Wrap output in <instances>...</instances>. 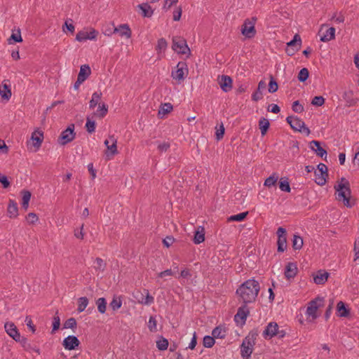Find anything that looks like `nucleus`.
I'll list each match as a JSON object with an SVG mask.
<instances>
[{
	"instance_id": "obj_1",
	"label": "nucleus",
	"mask_w": 359,
	"mask_h": 359,
	"mask_svg": "<svg viewBox=\"0 0 359 359\" xmlns=\"http://www.w3.org/2000/svg\"><path fill=\"white\" fill-rule=\"evenodd\" d=\"M259 290V282L255 279H249L239 286L236 293L240 297L243 303L250 304L256 300Z\"/></svg>"
},
{
	"instance_id": "obj_2",
	"label": "nucleus",
	"mask_w": 359,
	"mask_h": 359,
	"mask_svg": "<svg viewBox=\"0 0 359 359\" xmlns=\"http://www.w3.org/2000/svg\"><path fill=\"white\" fill-rule=\"evenodd\" d=\"M334 189L337 193L336 198L338 201H342L344 205L347 208H351V204L350 203V198L351 195V191L350 188V183L345 177H341L340 182L338 184L334 185Z\"/></svg>"
},
{
	"instance_id": "obj_3",
	"label": "nucleus",
	"mask_w": 359,
	"mask_h": 359,
	"mask_svg": "<svg viewBox=\"0 0 359 359\" xmlns=\"http://www.w3.org/2000/svg\"><path fill=\"white\" fill-rule=\"evenodd\" d=\"M172 48L177 54H191V50L187 43L186 40L180 36H174L172 38Z\"/></svg>"
},
{
	"instance_id": "obj_4",
	"label": "nucleus",
	"mask_w": 359,
	"mask_h": 359,
	"mask_svg": "<svg viewBox=\"0 0 359 359\" xmlns=\"http://www.w3.org/2000/svg\"><path fill=\"white\" fill-rule=\"evenodd\" d=\"M75 136L74 124L72 123L61 133L57 142L61 145H65L72 142L75 138Z\"/></svg>"
},
{
	"instance_id": "obj_5",
	"label": "nucleus",
	"mask_w": 359,
	"mask_h": 359,
	"mask_svg": "<svg viewBox=\"0 0 359 359\" xmlns=\"http://www.w3.org/2000/svg\"><path fill=\"white\" fill-rule=\"evenodd\" d=\"M302 47V39L299 34H296L293 39L287 43L285 53L288 56L294 55Z\"/></svg>"
},
{
	"instance_id": "obj_6",
	"label": "nucleus",
	"mask_w": 359,
	"mask_h": 359,
	"mask_svg": "<svg viewBox=\"0 0 359 359\" xmlns=\"http://www.w3.org/2000/svg\"><path fill=\"white\" fill-rule=\"evenodd\" d=\"M318 36H320V41H330L335 37V28L332 27H329L328 24H322L318 31Z\"/></svg>"
},
{
	"instance_id": "obj_7",
	"label": "nucleus",
	"mask_w": 359,
	"mask_h": 359,
	"mask_svg": "<svg viewBox=\"0 0 359 359\" xmlns=\"http://www.w3.org/2000/svg\"><path fill=\"white\" fill-rule=\"evenodd\" d=\"M276 234L278 236L277 251L283 252L287 249V231L283 227L278 228Z\"/></svg>"
},
{
	"instance_id": "obj_8",
	"label": "nucleus",
	"mask_w": 359,
	"mask_h": 359,
	"mask_svg": "<svg viewBox=\"0 0 359 359\" xmlns=\"http://www.w3.org/2000/svg\"><path fill=\"white\" fill-rule=\"evenodd\" d=\"M185 74H188V67L185 62L180 61L176 66V70L172 72V77L174 79L184 80Z\"/></svg>"
},
{
	"instance_id": "obj_9",
	"label": "nucleus",
	"mask_w": 359,
	"mask_h": 359,
	"mask_svg": "<svg viewBox=\"0 0 359 359\" xmlns=\"http://www.w3.org/2000/svg\"><path fill=\"white\" fill-rule=\"evenodd\" d=\"M323 301V297H318L314 299L311 300L308 305L306 309V315L309 316H311L312 319H316L318 318L317 316V310L320 306V304L318 302H322Z\"/></svg>"
},
{
	"instance_id": "obj_10",
	"label": "nucleus",
	"mask_w": 359,
	"mask_h": 359,
	"mask_svg": "<svg viewBox=\"0 0 359 359\" xmlns=\"http://www.w3.org/2000/svg\"><path fill=\"white\" fill-rule=\"evenodd\" d=\"M248 304H243L237 311V313L234 316V320L236 323H241V325L245 323L248 316L250 314L249 309L247 306Z\"/></svg>"
},
{
	"instance_id": "obj_11",
	"label": "nucleus",
	"mask_w": 359,
	"mask_h": 359,
	"mask_svg": "<svg viewBox=\"0 0 359 359\" xmlns=\"http://www.w3.org/2000/svg\"><path fill=\"white\" fill-rule=\"evenodd\" d=\"M80 345V341L74 335H69L62 341V346L65 349L72 351L76 349Z\"/></svg>"
},
{
	"instance_id": "obj_12",
	"label": "nucleus",
	"mask_w": 359,
	"mask_h": 359,
	"mask_svg": "<svg viewBox=\"0 0 359 359\" xmlns=\"http://www.w3.org/2000/svg\"><path fill=\"white\" fill-rule=\"evenodd\" d=\"M278 328H279V326L276 322H270L263 331V337L265 339H272L273 337L276 336Z\"/></svg>"
},
{
	"instance_id": "obj_13",
	"label": "nucleus",
	"mask_w": 359,
	"mask_h": 359,
	"mask_svg": "<svg viewBox=\"0 0 359 359\" xmlns=\"http://www.w3.org/2000/svg\"><path fill=\"white\" fill-rule=\"evenodd\" d=\"M286 121L294 131L302 132V127L304 126V122L302 119L292 116H288Z\"/></svg>"
},
{
	"instance_id": "obj_14",
	"label": "nucleus",
	"mask_w": 359,
	"mask_h": 359,
	"mask_svg": "<svg viewBox=\"0 0 359 359\" xmlns=\"http://www.w3.org/2000/svg\"><path fill=\"white\" fill-rule=\"evenodd\" d=\"M9 80H4L0 85V96L3 100L8 101L12 95Z\"/></svg>"
},
{
	"instance_id": "obj_15",
	"label": "nucleus",
	"mask_w": 359,
	"mask_h": 359,
	"mask_svg": "<svg viewBox=\"0 0 359 359\" xmlns=\"http://www.w3.org/2000/svg\"><path fill=\"white\" fill-rule=\"evenodd\" d=\"M241 32L245 39H250L255 37L257 31L254 24H243L241 27Z\"/></svg>"
},
{
	"instance_id": "obj_16",
	"label": "nucleus",
	"mask_w": 359,
	"mask_h": 359,
	"mask_svg": "<svg viewBox=\"0 0 359 359\" xmlns=\"http://www.w3.org/2000/svg\"><path fill=\"white\" fill-rule=\"evenodd\" d=\"M98 34V32L92 29L90 32L80 31L77 33L76 39L79 41H86L87 39H95Z\"/></svg>"
},
{
	"instance_id": "obj_17",
	"label": "nucleus",
	"mask_w": 359,
	"mask_h": 359,
	"mask_svg": "<svg viewBox=\"0 0 359 359\" xmlns=\"http://www.w3.org/2000/svg\"><path fill=\"white\" fill-rule=\"evenodd\" d=\"M4 328L6 333L13 338L15 341H19L20 334L13 323L7 322L4 325Z\"/></svg>"
},
{
	"instance_id": "obj_18",
	"label": "nucleus",
	"mask_w": 359,
	"mask_h": 359,
	"mask_svg": "<svg viewBox=\"0 0 359 359\" xmlns=\"http://www.w3.org/2000/svg\"><path fill=\"white\" fill-rule=\"evenodd\" d=\"M113 33L118 34L121 37L129 39L131 36V29L128 24H121L118 27H113Z\"/></svg>"
},
{
	"instance_id": "obj_19",
	"label": "nucleus",
	"mask_w": 359,
	"mask_h": 359,
	"mask_svg": "<svg viewBox=\"0 0 359 359\" xmlns=\"http://www.w3.org/2000/svg\"><path fill=\"white\" fill-rule=\"evenodd\" d=\"M297 271L298 269L297 264L295 262H289L285 266L284 274L285 278L290 280V278H293L296 276Z\"/></svg>"
},
{
	"instance_id": "obj_20",
	"label": "nucleus",
	"mask_w": 359,
	"mask_h": 359,
	"mask_svg": "<svg viewBox=\"0 0 359 359\" xmlns=\"http://www.w3.org/2000/svg\"><path fill=\"white\" fill-rule=\"evenodd\" d=\"M259 331L257 327L252 330L245 337L243 341V343L246 344L247 345H250V346H254L255 345V341L257 337H258Z\"/></svg>"
},
{
	"instance_id": "obj_21",
	"label": "nucleus",
	"mask_w": 359,
	"mask_h": 359,
	"mask_svg": "<svg viewBox=\"0 0 359 359\" xmlns=\"http://www.w3.org/2000/svg\"><path fill=\"white\" fill-rule=\"evenodd\" d=\"M310 148L315 151L317 156L320 157H323L324 156L325 157L327 156V151L321 147L320 142L319 141L312 140L310 142Z\"/></svg>"
},
{
	"instance_id": "obj_22",
	"label": "nucleus",
	"mask_w": 359,
	"mask_h": 359,
	"mask_svg": "<svg viewBox=\"0 0 359 359\" xmlns=\"http://www.w3.org/2000/svg\"><path fill=\"white\" fill-rule=\"evenodd\" d=\"M232 79L230 76L223 75L219 81L220 88L224 92L227 93L232 88Z\"/></svg>"
},
{
	"instance_id": "obj_23",
	"label": "nucleus",
	"mask_w": 359,
	"mask_h": 359,
	"mask_svg": "<svg viewBox=\"0 0 359 359\" xmlns=\"http://www.w3.org/2000/svg\"><path fill=\"white\" fill-rule=\"evenodd\" d=\"M337 316L341 318H346L350 315L349 309L347 305L341 301L339 302L337 304Z\"/></svg>"
},
{
	"instance_id": "obj_24",
	"label": "nucleus",
	"mask_w": 359,
	"mask_h": 359,
	"mask_svg": "<svg viewBox=\"0 0 359 359\" xmlns=\"http://www.w3.org/2000/svg\"><path fill=\"white\" fill-rule=\"evenodd\" d=\"M7 212L8 217L11 218H16L18 215V203L13 199L9 200Z\"/></svg>"
},
{
	"instance_id": "obj_25",
	"label": "nucleus",
	"mask_w": 359,
	"mask_h": 359,
	"mask_svg": "<svg viewBox=\"0 0 359 359\" xmlns=\"http://www.w3.org/2000/svg\"><path fill=\"white\" fill-rule=\"evenodd\" d=\"M266 84L264 81L262 80L259 82L257 89L252 93V100L257 102L262 99V90L266 88Z\"/></svg>"
},
{
	"instance_id": "obj_26",
	"label": "nucleus",
	"mask_w": 359,
	"mask_h": 359,
	"mask_svg": "<svg viewBox=\"0 0 359 359\" xmlns=\"http://www.w3.org/2000/svg\"><path fill=\"white\" fill-rule=\"evenodd\" d=\"M8 44H13L15 43H20L22 41V38L21 36V32L20 28L18 29H12V34L11 36L8 39Z\"/></svg>"
},
{
	"instance_id": "obj_27",
	"label": "nucleus",
	"mask_w": 359,
	"mask_h": 359,
	"mask_svg": "<svg viewBox=\"0 0 359 359\" xmlns=\"http://www.w3.org/2000/svg\"><path fill=\"white\" fill-rule=\"evenodd\" d=\"M91 74V69L88 65H81L78 74V79L85 81Z\"/></svg>"
},
{
	"instance_id": "obj_28",
	"label": "nucleus",
	"mask_w": 359,
	"mask_h": 359,
	"mask_svg": "<svg viewBox=\"0 0 359 359\" xmlns=\"http://www.w3.org/2000/svg\"><path fill=\"white\" fill-rule=\"evenodd\" d=\"M329 276L330 273L328 272H323V271L320 270L313 277L314 283L317 285H323L327 280Z\"/></svg>"
},
{
	"instance_id": "obj_29",
	"label": "nucleus",
	"mask_w": 359,
	"mask_h": 359,
	"mask_svg": "<svg viewBox=\"0 0 359 359\" xmlns=\"http://www.w3.org/2000/svg\"><path fill=\"white\" fill-rule=\"evenodd\" d=\"M343 98L346 102V106L348 107L355 106L358 101V99L353 97V91L351 90L345 91L343 94Z\"/></svg>"
},
{
	"instance_id": "obj_30",
	"label": "nucleus",
	"mask_w": 359,
	"mask_h": 359,
	"mask_svg": "<svg viewBox=\"0 0 359 359\" xmlns=\"http://www.w3.org/2000/svg\"><path fill=\"white\" fill-rule=\"evenodd\" d=\"M172 109V105L169 102L161 104L158 109V117L159 118H163L165 115L171 112Z\"/></svg>"
},
{
	"instance_id": "obj_31",
	"label": "nucleus",
	"mask_w": 359,
	"mask_h": 359,
	"mask_svg": "<svg viewBox=\"0 0 359 359\" xmlns=\"http://www.w3.org/2000/svg\"><path fill=\"white\" fill-rule=\"evenodd\" d=\"M205 240L204 228L201 226H198L195 231L193 241L195 244H200Z\"/></svg>"
},
{
	"instance_id": "obj_32",
	"label": "nucleus",
	"mask_w": 359,
	"mask_h": 359,
	"mask_svg": "<svg viewBox=\"0 0 359 359\" xmlns=\"http://www.w3.org/2000/svg\"><path fill=\"white\" fill-rule=\"evenodd\" d=\"M31 139L34 142V146L36 148H39L43 140V132L36 130L32 134Z\"/></svg>"
},
{
	"instance_id": "obj_33",
	"label": "nucleus",
	"mask_w": 359,
	"mask_h": 359,
	"mask_svg": "<svg viewBox=\"0 0 359 359\" xmlns=\"http://www.w3.org/2000/svg\"><path fill=\"white\" fill-rule=\"evenodd\" d=\"M140 9V13L143 17H151L153 14V10L147 3L142 4L137 6Z\"/></svg>"
},
{
	"instance_id": "obj_34",
	"label": "nucleus",
	"mask_w": 359,
	"mask_h": 359,
	"mask_svg": "<svg viewBox=\"0 0 359 359\" xmlns=\"http://www.w3.org/2000/svg\"><path fill=\"white\" fill-rule=\"evenodd\" d=\"M15 341L19 342L25 351H34L39 354L40 353L39 348H32V345L29 343H28L27 339L25 337L20 336L19 341Z\"/></svg>"
},
{
	"instance_id": "obj_35",
	"label": "nucleus",
	"mask_w": 359,
	"mask_h": 359,
	"mask_svg": "<svg viewBox=\"0 0 359 359\" xmlns=\"http://www.w3.org/2000/svg\"><path fill=\"white\" fill-rule=\"evenodd\" d=\"M253 351V346L242 343L241 345V354L243 359H249Z\"/></svg>"
},
{
	"instance_id": "obj_36",
	"label": "nucleus",
	"mask_w": 359,
	"mask_h": 359,
	"mask_svg": "<svg viewBox=\"0 0 359 359\" xmlns=\"http://www.w3.org/2000/svg\"><path fill=\"white\" fill-rule=\"evenodd\" d=\"M22 194V208L25 210H27L29 207V203L31 198V192L27 190H22L21 191Z\"/></svg>"
},
{
	"instance_id": "obj_37",
	"label": "nucleus",
	"mask_w": 359,
	"mask_h": 359,
	"mask_svg": "<svg viewBox=\"0 0 359 359\" xmlns=\"http://www.w3.org/2000/svg\"><path fill=\"white\" fill-rule=\"evenodd\" d=\"M212 335L215 339H224L226 337V330L222 326H217L212 331Z\"/></svg>"
},
{
	"instance_id": "obj_38",
	"label": "nucleus",
	"mask_w": 359,
	"mask_h": 359,
	"mask_svg": "<svg viewBox=\"0 0 359 359\" xmlns=\"http://www.w3.org/2000/svg\"><path fill=\"white\" fill-rule=\"evenodd\" d=\"M108 112V105L105 103L99 104L98 109L94 113V115L97 116L99 118H103Z\"/></svg>"
},
{
	"instance_id": "obj_39",
	"label": "nucleus",
	"mask_w": 359,
	"mask_h": 359,
	"mask_svg": "<svg viewBox=\"0 0 359 359\" xmlns=\"http://www.w3.org/2000/svg\"><path fill=\"white\" fill-rule=\"evenodd\" d=\"M270 123L268 119L262 117L259 121V128L262 136L265 135L269 128Z\"/></svg>"
},
{
	"instance_id": "obj_40",
	"label": "nucleus",
	"mask_w": 359,
	"mask_h": 359,
	"mask_svg": "<svg viewBox=\"0 0 359 359\" xmlns=\"http://www.w3.org/2000/svg\"><path fill=\"white\" fill-rule=\"evenodd\" d=\"M102 93L101 92H95L92 95V98L89 102V108L90 109H94L97 104L99 105V101L102 97Z\"/></svg>"
},
{
	"instance_id": "obj_41",
	"label": "nucleus",
	"mask_w": 359,
	"mask_h": 359,
	"mask_svg": "<svg viewBox=\"0 0 359 359\" xmlns=\"http://www.w3.org/2000/svg\"><path fill=\"white\" fill-rule=\"evenodd\" d=\"M144 293L146 294L145 297L143 294H142L141 299H139V302L144 305H150L154 303V298L151 295H150L149 290H144Z\"/></svg>"
},
{
	"instance_id": "obj_42",
	"label": "nucleus",
	"mask_w": 359,
	"mask_h": 359,
	"mask_svg": "<svg viewBox=\"0 0 359 359\" xmlns=\"http://www.w3.org/2000/svg\"><path fill=\"white\" fill-rule=\"evenodd\" d=\"M110 140H111L112 144L110 146H107V150L106 151L107 156H109V155L114 156V155L118 154L117 147H116V142H117L116 140L114 138V136H111Z\"/></svg>"
},
{
	"instance_id": "obj_43",
	"label": "nucleus",
	"mask_w": 359,
	"mask_h": 359,
	"mask_svg": "<svg viewBox=\"0 0 359 359\" xmlns=\"http://www.w3.org/2000/svg\"><path fill=\"white\" fill-rule=\"evenodd\" d=\"M123 297L121 296L116 297L114 296L113 299L109 303V307L114 311H116L119 309L122 306V300Z\"/></svg>"
},
{
	"instance_id": "obj_44",
	"label": "nucleus",
	"mask_w": 359,
	"mask_h": 359,
	"mask_svg": "<svg viewBox=\"0 0 359 359\" xmlns=\"http://www.w3.org/2000/svg\"><path fill=\"white\" fill-rule=\"evenodd\" d=\"M279 188L281 191L290 193L291 191L290 182L287 177H281L278 183Z\"/></svg>"
},
{
	"instance_id": "obj_45",
	"label": "nucleus",
	"mask_w": 359,
	"mask_h": 359,
	"mask_svg": "<svg viewBox=\"0 0 359 359\" xmlns=\"http://www.w3.org/2000/svg\"><path fill=\"white\" fill-rule=\"evenodd\" d=\"M168 47V43L164 38H161L158 40L157 45L156 46V50L158 55L161 54V52H164ZM158 59H161V56H158Z\"/></svg>"
},
{
	"instance_id": "obj_46",
	"label": "nucleus",
	"mask_w": 359,
	"mask_h": 359,
	"mask_svg": "<svg viewBox=\"0 0 359 359\" xmlns=\"http://www.w3.org/2000/svg\"><path fill=\"white\" fill-rule=\"evenodd\" d=\"M278 180V174L276 172H273L271 175H270L269 177H267L265 180L264 185L265 187L270 188L272 186H275Z\"/></svg>"
},
{
	"instance_id": "obj_47",
	"label": "nucleus",
	"mask_w": 359,
	"mask_h": 359,
	"mask_svg": "<svg viewBox=\"0 0 359 359\" xmlns=\"http://www.w3.org/2000/svg\"><path fill=\"white\" fill-rule=\"evenodd\" d=\"M303 244V238L299 235H294L292 239V248L294 250H299L302 249Z\"/></svg>"
},
{
	"instance_id": "obj_48",
	"label": "nucleus",
	"mask_w": 359,
	"mask_h": 359,
	"mask_svg": "<svg viewBox=\"0 0 359 359\" xmlns=\"http://www.w3.org/2000/svg\"><path fill=\"white\" fill-rule=\"evenodd\" d=\"M96 305L97 306L98 311L103 314L106 312L107 309V300L104 297L98 298L96 300Z\"/></svg>"
},
{
	"instance_id": "obj_49",
	"label": "nucleus",
	"mask_w": 359,
	"mask_h": 359,
	"mask_svg": "<svg viewBox=\"0 0 359 359\" xmlns=\"http://www.w3.org/2000/svg\"><path fill=\"white\" fill-rule=\"evenodd\" d=\"M248 215V212H243L237 215H233L228 218L229 222H241L243 221Z\"/></svg>"
},
{
	"instance_id": "obj_50",
	"label": "nucleus",
	"mask_w": 359,
	"mask_h": 359,
	"mask_svg": "<svg viewBox=\"0 0 359 359\" xmlns=\"http://www.w3.org/2000/svg\"><path fill=\"white\" fill-rule=\"evenodd\" d=\"M88 304V299L86 297H82L78 299L77 311L81 313L83 312Z\"/></svg>"
},
{
	"instance_id": "obj_51",
	"label": "nucleus",
	"mask_w": 359,
	"mask_h": 359,
	"mask_svg": "<svg viewBox=\"0 0 359 359\" xmlns=\"http://www.w3.org/2000/svg\"><path fill=\"white\" fill-rule=\"evenodd\" d=\"M309 77V72L307 68H302L297 76V79L300 82H305Z\"/></svg>"
},
{
	"instance_id": "obj_52",
	"label": "nucleus",
	"mask_w": 359,
	"mask_h": 359,
	"mask_svg": "<svg viewBox=\"0 0 359 359\" xmlns=\"http://www.w3.org/2000/svg\"><path fill=\"white\" fill-rule=\"evenodd\" d=\"M314 173H315V176H316V180H315L316 183L320 186L325 185L327 182L326 179L328 176H325V175L318 173V172H317L316 170H314Z\"/></svg>"
},
{
	"instance_id": "obj_53",
	"label": "nucleus",
	"mask_w": 359,
	"mask_h": 359,
	"mask_svg": "<svg viewBox=\"0 0 359 359\" xmlns=\"http://www.w3.org/2000/svg\"><path fill=\"white\" fill-rule=\"evenodd\" d=\"M169 343L167 339L161 337V339L156 341V347L160 351H165L168 347Z\"/></svg>"
},
{
	"instance_id": "obj_54",
	"label": "nucleus",
	"mask_w": 359,
	"mask_h": 359,
	"mask_svg": "<svg viewBox=\"0 0 359 359\" xmlns=\"http://www.w3.org/2000/svg\"><path fill=\"white\" fill-rule=\"evenodd\" d=\"M96 127V123L95 121H93L90 117L86 118V123L85 128L88 133H92L95 132Z\"/></svg>"
},
{
	"instance_id": "obj_55",
	"label": "nucleus",
	"mask_w": 359,
	"mask_h": 359,
	"mask_svg": "<svg viewBox=\"0 0 359 359\" xmlns=\"http://www.w3.org/2000/svg\"><path fill=\"white\" fill-rule=\"evenodd\" d=\"M215 343V338L212 336L206 335L203 337V345L205 348H212Z\"/></svg>"
},
{
	"instance_id": "obj_56",
	"label": "nucleus",
	"mask_w": 359,
	"mask_h": 359,
	"mask_svg": "<svg viewBox=\"0 0 359 359\" xmlns=\"http://www.w3.org/2000/svg\"><path fill=\"white\" fill-rule=\"evenodd\" d=\"M52 331L51 334L55 333V331H57L60 326V318L58 316V311L55 313V315L54 316L53 318V323H52Z\"/></svg>"
},
{
	"instance_id": "obj_57",
	"label": "nucleus",
	"mask_w": 359,
	"mask_h": 359,
	"mask_svg": "<svg viewBox=\"0 0 359 359\" xmlns=\"http://www.w3.org/2000/svg\"><path fill=\"white\" fill-rule=\"evenodd\" d=\"M95 266H94L96 271L103 272L106 268V263L100 257H97L95 260Z\"/></svg>"
},
{
	"instance_id": "obj_58",
	"label": "nucleus",
	"mask_w": 359,
	"mask_h": 359,
	"mask_svg": "<svg viewBox=\"0 0 359 359\" xmlns=\"http://www.w3.org/2000/svg\"><path fill=\"white\" fill-rule=\"evenodd\" d=\"M278 89V85L273 76H270L268 90L270 93H276Z\"/></svg>"
},
{
	"instance_id": "obj_59",
	"label": "nucleus",
	"mask_w": 359,
	"mask_h": 359,
	"mask_svg": "<svg viewBox=\"0 0 359 359\" xmlns=\"http://www.w3.org/2000/svg\"><path fill=\"white\" fill-rule=\"evenodd\" d=\"M76 327V320L74 318H70L67 319L63 325L64 329H68V328L74 329Z\"/></svg>"
},
{
	"instance_id": "obj_60",
	"label": "nucleus",
	"mask_w": 359,
	"mask_h": 359,
	"mask_svg": "<svg viewBox=\"0 0 359 359\" xmlns=\"http://www.w3.org/2000/svg\"><path fill=\"white\" fill-rule=\"evenodd\" d=\"M157 321L153 316H150L149 320L148 328L150 332H155L157 331Z\"/></svg>"
},
{
	"instance_id": "obj_61",
	"label": "nucleus",
	"mask_w": 359,
	"mask_h": 359,
	"mask_svg": "<svg viewBox=\"0 0 359 359\" xmlns=\"http://www.w3.org/2000/svg\"><path fill=\"white\" fill-rule=\"evenodd\" d=\"M325 98L323 96H315L311 101V104L314 106L321 107L325 103Z\"/></svg>"
},
{
	"instance_id": "obj_62",
	"label": "nucleus",
	"mask_w": 359,
	"mask_h": 359,
	"mask_svg": "<svg viewBox=\"0 0 359 359\" xmlns=\"http://www.w3.org/2000/svg\"><path fill=\"white\" fill-rule=\"evenodd\" d=\"M292 109L296 113H302L304 110L303 105L300 104L299 100H296L292 103Z\"/></svg>"
},
{
	"instance_id": "obj_63",
	"label": "nucleus",
	"mask_w": 359,
	"mask_h": 359,
	"mask_svg": "<svg viewBox=\"0 0 359 359\" xmlns=\"http://www.w3.org/2000/svg\"><path fill=\"white\" fill-rule=\"evenodd\" d=\"M224 130H225V129H224V125L222 123L219 126V128L218 129H217V131L215 133V137L217 140H220L221 139L223 138L224 135Z\"/></svg>"
},
{
	"instance_id": "obj_64",
	"label": "nucleus",
	"mask_w": 359,
	"mask_h": 359,
	"mask_svg": "<svg viewBox=\"0 0 359 359\" xmlns=\"http://www.w3.org/2000/svg\"><path fill=\"white\" fill-rule=\"evenodd\" d=\"M353 250L355 252L354 261H356L359 259V237L355 240Z\"/></svg>"
}]
</instances>
